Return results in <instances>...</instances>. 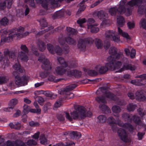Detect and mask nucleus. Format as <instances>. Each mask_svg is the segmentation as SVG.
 Masks as SVG:
<instances>
[{"mask_svg":"<svg viewBox=\"0 0 146 146\" xmlns=\"http://www.w3.org/2000/svg\"><path fill=\"white\" fill-rule=\"evenodd\" d=\"M136 54V51L135 49L132 48L131 50L130 53V57L131 58H133L135 56Z\"/></svg>","mask_w":146,"mask_h":146,"instance_id":"nucleus-58","label":"nucleus"},{"mask_svg":"<svg viewBox=\"0 0 146 146\" xmlns=\"http://www.w3.org/2000/svg\"><path fill=\"white\" fill-rule=\"evenodd\" d=\"M119 34L124 38L127 41L130 40L131 37L126 32H123L119 27L118 28Z\"/></svg>","mask_w":146,"mask_h":146,"instance_id":"nucleus-28","label":"nucleus"},{"mask_svg":"<svg viewBox=\"0 0 146 146\" xmlns=\"http://www.w3.org/2000/svg\"><path fill=\"white\" fill-rule=\"evenodd\" d=\"M45 94L46 96L50 97L51 98H54L56 97V95L54 94L52 92L48 91L46 92Z\"/></svg>","mask_w":146,"mask_h":146,"instance_id":"nucleus-45","label":"nucleus"},{"mask_svg":"<svg viewBox=\"0 0 146 146\" xmlns=\"http://www.w3.org/2000/svg\"><path fill=\"white\" fill-rule=\"evenodd\" d=\"M41 111L40 109H37V110L30 109V107L26 105H25L23 106V111L25 114L27 113L29 111L34 113H40Z\"/></svg>","mask_w":146,"mask_h":146,"instance_id":"nucleus-25","label":"nucleus"},{"mask_svg":"<svg viewBox=\"0 0 146 146\" xmlns=\"http://www.w3.org/2000/svg\"><path fill=\"white\" fill-rule=\"evenodd\" d=\"M116 32L114 31L108 30L106 32L105 36V38L107 40L106 41H104V47L105 49L107 50L108 49L110 46L109 40L112 39L115 42H118L120 41L119 37L115 36Z\"/></svg>","mask_w":146,"mask_h":146,"instance_id":"nucleus-10","label":"nucleus"},{"mask_svg":"<svg viewBox=\"0 0 146 146\" xmlns=\"http://www.w3.org/2000/svg\"><path fill=\"white\" fill-rule=\"evenodd\" d=\"M24 28L20 27L18 28H15L9 31L6 29L0 31L1 33V42H9L13 38L19 39L28 35L29 33L26 32L23 33Z\"/></svg>","mask_w":146,"mask_h":146,"instance_id":"nucleus-5","label":"nucleus"},{"mask_svg":"<svg viewBox=\"0 0 146 146\" xmlns=\"http://www.w3.org/2000/svg\"><path fill=\"white\" fill-rule=\"evenodd\" d=\"M88 74L90 76H93L96 74L97 72L94 70H90L88 71Z\"/></svg>","mask_w":146,"mask_h":146,"instance_id":"nucleus-56","label":"nucleus"},{"mask_svg":"<svg viewBox=\"0 0 146 146\" xmlns=\"http://www.w3.org/2000/svg\"><path fill=\"white\" fill-rule=\"evenodd\" d=\"M112 110L113 113L117 114L116 115H114L115 116L117 117H119V115L117 114L120 112L121 111V109L119 107L116 105L114 106L112 108Z\"/></svg>","mask_w":146,"mask_h":146,"instance_id":"nucleus-32","label":"nucleus"},{"mask_svg":"<svg viewBox=\"0 0 146 146\" xmlns=\"http://www.w3.org/2000/svg\"><path fill=\"white\" fill-rule=\"evenodd\" d=\"M94 42V40L91 38L87 39L84 41L82 39H80L78 44V46L80 50L84 51L86 48V44H91Z\"/></svg>","mask_w":146,"mask_h":146,"instance_id":"nucleus-19","label":"nucleus"},{"mask_svg":"<svg viewBox=\"0 0 146 146\" xmlns=\"http://www.w3.org/2000/svg\"><path fill=\"white\" fill-rule=\"evenodd\" d=\"M40 143L43 145H46L47 143V140L45 136L43 134L40 135Z\"/></svg>","mask_w":146,"mask_h":146,"instance_id":"nucleus-36","label":"nucleus"},{"mask_svg":"<svg viewBox=\"0 0 146 146\" xmlns=\"http://www.w3.org/2000/svg\"><path fill=\"white\" fill-rule=\"evenodd\" d=\"M1 24L3 26H6L9 23L8 19L6 17L2 18L0 21Z\"/></svg>","mask_w":146,"mask_h":146,"instance_id":"nucleus-41","label":"nucleus"},{"mask_svg":"<svg viewBox=\"0 0 146 146\" xmlns=\"http://www.w3.org/2000/svg\"><path fill=\"white\" fill-rule=\"evenodd\" d=\"M67 95L66 98L68 99L72 98L74 96L73 94L70 92H69Z\"/></svg>","mask_w":146,"mask_h":146,"instance_id":"nucleus-64","label":"nucleus"},{"mask_svg":"<svg viewBox=\"0 0 146 146\" xmlns=\"http://www.w3.org/2000/svg\"><path fill=\"white\" fill-rule=\"evenodd\" d=\"M137 106L132 103H129L127 106V110L129 111H133L136 108Z\"/></svg>","mask_w":146,"mask_h":146,"instance_id":"nucleus-37","label":"nucleus"},{"mask_svg":"<svg viewBox=\"0 0 146 146\" xmlns=\"http://www.w3.org/2000/svg\"><path fill=\"white\" fill-rule=\"evenodd\" d=\"M47 48L48 50L52 54H54L56 52L58 55H61L62 54V50L58 46L56 47V49L54 48L53 46L50 44H48Z\"/></svg>","mask_w":146,"mask_h":146,"instance_id":"nucleus-21","label":"nucleus"},{"mask_svg":"<svg viewBox=\"0 0 146 146\" xmlns=\"http://www.w3.org/2000/svg\"><path fill=\"white\" fill-rule=\"evenodd\" d=\"M6 2L5 1H3V2L0 3V10L3 9L6 7Z\"/></svg>","mask_w":146,"mask_h":146,"instance_id":"nucleus-53","label":"nucleus"},{"mask_svg":"<svg viewBox=\"0 0 146 146\" xmlns=\"http://www.w3.org/2000/svg\"><path fill=\"white\" fill-rule=\"evenodd\" d=\"M110 63L108 61H107V62L105 63L104 66H100V65H98L96 66L95 67V69L97 71L100 73H104L106 72L108 69L111 70H114L116 69H118L119 68L120 66H119L117 67H116L117 66V65L113 63V67H110L107 65V64Z\"/></svg>","mask_w":146,"mask_h":146,"instance_id":"nucleus-15","label":"nucleus"},{"mask_svg":"<svg viewBox=\"0 0 146 146\" xmlns=\"http://www.w3.org/2000/svg\"><path fill=\"white\" fill-rule=\"evenodd\" d=\"M17 103L18 100L17 99H13L10 101L9 104V106L13 107V108H14V106L16 105Z\"/></svg>","mask_w":146,"mask_h":146,"instance_id":"nucleus-40","label":"nucleus"},{"mask_svg":"<svg viewBox=\"0 0 146 146\" xmlns=\"http://www.w3.org/2000/svg\"><path fill=\"white\" fill-rule=\"evenodd\" d=\"M127 96L130 99H133L135 98V95L133 91L129 92L127 94Z\"/></svg>","mask_w":146,"mask_h":146,"instance_id":"nucleus-44","label":"nucleus"},{"mask_svg":"<svg viewBox=\"0 0 146 146\" xmlns=\"http://www.w3.org/2000/svg\"><path fill=\"white\" fill-rule=\"evenodd\" d=\"M6 146H26L25 144L22 141H8L7 142Z\"/></svg>","mask_w":146,"mask_h":146,"instance_id":"nucleus-26","label":"nucleus"},{"mask_svg":"<svg viewBox=\"0 0 146 146\" xmlns=\"http://www.w3.org/2000/svg\"><path fill=\"white\" fill-rule=\"evenodd\" d=\"M79 5L80 7L78 11L77 12V14L79 13L82 11H84L86 8L85 5L83 3H82L81 6H80V4H79Z\"/></svg>","mask_w":146,"mask_h":146,"instance_id":"nucleus-47","label":"nucleus"},{"mask_svg":"<svg viewBox=\"0 0 146 146\" xmlns=\"http://www.w3.org/2000/svg\"><path fill=\"white\" fill-rule=\"evenodd\" d=\"M13 0H5L6 2H7L8 5L7 7L8 9L10 8L11 6V5Z\"/></svg>","mask_w":146,"mask_h":146,"instance_id":"nucleus-61","label":"nucleus"},{"mask_svg":"<svg viewBox=\"0 0 146 146\" xmlns=\"http://www.w3.org/2000/svg\"><path fill=\"white\" fill-rule=\"evenodd\" d=\"M6 82V80L5 76L0 77V84L5 83Z\"/></svg>","mask_w":146,"mask_h":146,"instance_id":"nucleus-55","label":"nucleus"},{"mask_svg":"<svg viewBox=\"0 0 146 146\" xmlns=\"http://www.w3.org/2000/svg\"><path fill=\"white\" fill-rule=\"evenodd\" d=\"M98 121L100 123H103L106 119V117L103 115H100L98 117Z\"/></svg>","mask_w":146,"mask_h":146,"instance_id":"nucleus-38","label":"nucleus"},{"mask_svg":"<svg viewBox=\"0 0 146 146\" xmlns=\"http://www.w3.org/2000/svg\"><path fill=\"white\" fill-rule=\"evenodd\" d=\"M29 125L31 126L37 127L39 125V124L37 122H35L33 121H31L29 123Z\"/></svg>","mask_w":146,"mask_h":146,"instance_id":"nucleus-50","label":"nucleus"},{"mask_svg":"<svg viewBox=\"0 0 146 146\" xmlns=\"http://www.w3.org/2000/svg\"><path fill=\"white\" fill-rule=\"evenodd\" d=\"M70 136L72 138L77 139L80 138L81 136V134L77 131H72L70 133Z\"/></svg>","mask_w":146,"mask_h":146,"instance_id":"nucleus-31","label":"nucleus"},{"mask_svg":"<svg viewBox=\"0 0 146 146\" xmlns=\"http://www.w3.org/2000/svg\"><path fill=\"white\" fill-rule=\"evenodd\" d=\"M117 49L114 47H111L109 50L110 55L107 58L106 61L110 62L107 65L110 67H113V63L117 65L116 67L118 66L120 67L121 62H124L125 59L127 60L124 57L122 52H119L117 53Z\"/></svg>","mask_w":146,"mask_h":146,"instance_id":"nucleus-6","label":"nucleus"},{"mask_svg":"<svg viewBox=\"0 0 146 146\" xmlns=\"http://www.w3.org/2000/svg\"><path fill=\"white\" fill-rule=\"evenodd\" d=\"M77 31L74 29L68 27H67L66 29V35L68 36L67 37H65L64 40V37H59L58 39V42L60 45H63L65 43V42L68 44L71 45H75L76 44V41L72 38L69 36H71L73 35L77 34Z\"/></svg>","mask_w":146,"mask_h":146,"instance_id":"nucleus-8","label":"nucleus"},{"mask_svg":"<svg viewBox=\"0 0 146 146\" xmlns=\"http://www.w3.org/2000/svg\"><path fill=\"white\" fill-rule=\"evenodd\" d=\"M40 23L42 27H45L47 26V24L45 20L43 19L42 21L41 20L40 21Z\"/></svg>","mask_w":146,"mask_h":146,"instance_id":"nucleus-49","label":"nucleus"},{"mask_svg":"<svg viewBox=\"0 0 146 146\" xmlns=\"http://www.w3.org/2000/svg\"><path fill=\"white\" fill-rule=\"evenodd\" d=\"M9 125L11 128H13L17 130H19L21 128L23 127V125L21 124L20 123L17 122L14 123H11Z\"/></svg>","mask_w":146,"mask_h":146,"instance_id":"nucleus-27","label":"nucleus"},{"mask_svg":"<svg viewBox=\"0 0 146 146\" xmlns=\"http://www.w3.org/2000/svg\"><path fill=\"white\" fill-rule=\"evenodd\" d=\"M38 60L42 63L41 66L42 69L45 70L49 71L51 69L48 60L46 58L44 55L40 56L38 58Z\"/></svg>","mask_w":146,"mask_h":146,"instance_id":"nucleus-18","label":"nucleus"},{"mask_svg":"<svg viewBox=\"0 0 146 146\" xmlns=\"http://www.w3.org/2000/svg\"><path fill=\"white\" fill-rule=\"evenodd\" d=\"M25 2L26 3H27L29 5L32 7H34L35 6L34 0H28V1L25 0Z\"/></svg>","mask_w":146,"mask_h":146,"instance_id":"nucleus-52","label":"nucleus"},{"mask_svg":"<svg viewBox=\"0 0 146 146\" xmlns=\"http://www.w3.org/2000/svg\"><path fill=\"white\" fill-rule=\"evenodd\" d=\"M140 78V79L132 80L131 81V83L133 85L141 86L146 84V74L140 75L136 77Z\"/></svg>","mask_w":146,"mask_h":146,"instance_id":"nucleus-17","label":"nucleus"},{"mask_svg":"<svg viewBox=\"0 0 146 146\" xmlns=\"http://www.w3.org/2000/svg\"><path fill=\"white\" fill-rule=\"evenodd\" d=\"M13 75L15 76V82L16 84L20 86H24L27 84V81L29 77L27 76H23L21 78L17 72L14 71L13 73Z\"/></svg>","mask_w":146,"mask_h":146,"instance_id":"nucleus-14","label":"nucleus"},{"mask_svg":"<svg viewBox=\"0 0 146 146\" xmlns=\"http://www.w3.org/2000/svg\"><path fill=\"white\" fill-rule=\"evenodd\" d=\"M127 25L128 28L129 29H131L135 27V23L133 21H128L127 23Z\"/></svg>","mask_w":146,"mask_h":146,"instance_id":"nucleus-43","label":"nucleus"},{"mask_svg":"<svg viewBox=\"0 0 146 146\" xmlns=\"http://www.w3.org/2000/svg\"><path fill=\"white\" fill-rule=\"evenodd\" d=\"M62 101L61 100L56 101L54 104L55 108H58L61 105Z\"/></svg>","mask_w":146,"mask_h":146,"instance_id":"nucleus-51","label":"nucleus"},{"mask_svg":"<svg viewBox=\"0 0 146 146\" xmlns=\"http://www.w3.org/2000/svg\"><path fill=\"white\" fill-rule=\"evenodd\" d=\"M117 133L120 139L125 142H129L130 139L128 138L127 134L125 130L121 128H120L117 130Z\"/></svg>","mask_w":146,"mask_h":146,"instance_id":"nucleus-20","label":"nucleus"},{"mask_svg":"<svg viewBox=\"0 0 146 146\" xmlns=\"http://www.w3.org/2000/svg\"><path fill=\"white\" fill-rule=\"evenodd\" d=\"M107 122L111 127V128L113 132H115L117 129V125L125 129L128 130L131 133L135 129V126H133L129 123H123L121 120L117 119L115 120L112 117H109L107 119Z\"/></svg>","mask_w":146,"mask_h":146,"instance_id":"nucleus-7","label":"nucleus"},{"mask_svg":"<svg viewBox=\"0 0 146 146\" xmlns=\"http://www.w3.org/2000/svg\"><path fill=\"white\" fill-rule=\"evenodd\" d=\"M140 26L146 29V20L144 19H141L139 23Z\"/></svg>","mask_w":146,"mask_h":146,"instance_id":"nucleus-42","label":"nucleus"},{"mask_svg":"<svg viewBox=\"0 0 146 146\" xmlns=\"http://www.w3.org/2000/svg\"><path fill=\"white\" fill-rule=\"evenodd\" d=\"M39 134V132H37L36 133H35V134L33 136V138L35 139H37L38 138Z\"/></svg>","mask_w":146,"mask_h":146,"instance_id":"nucleus-62","label":"nucleus"},{"mask_svg":"<svg viewBox=\"0 0 146 146\" xmlns=\"http://www.w3.org/2000/svg\"><path fill=\"white\" fill-rule=\"evenodd\" d=\"M21 49L24 52L22 51L20 52L18 54L17 57L16 56V53L12 51H9L7 49L5 50L4 51V56H3L2 53L0 52V63L2 66L5 68L7 67L9 65V61L8 60V57L10 58L13 59L15 61H18V58L21 59L23 61H27L28 60V58L26 53L28 52V49L26 46L24 45H21Z\"/></svg>","mask_w":146,"mask_h":146,"instance_id":"nucleus-2","label":"nucleus"},{"mask_svg":"<svg viewBox=\"0 0 146 146\" xmlns=\"http://www.w3.org/2000/svg\"><path fill=\"white\" fill-rule=\"evenodd\" d=\"M67 76L72 77L74 76L76 77H80L81 75V71L77 70H67Z\"/></svg>","mask_w":146,"mask_h":146,"instance_id":"nucleus-24","label":"nucleus"},{"mask_svg":"<svg viewBox=\"0 0 146 146\" xmlns=\"http://www.w3.org/2000/svg\"><path fill=\"white\" fill-rule=\"evenodd\" d=\"M59 63L61 65H63L64 67L58 66L55 69V72L57 75H61L64 74L66 72L65 68L68 66L67 63L66 62L64 58L59 57L57 58Z\"/></svg>","mask_w":146,"mask_h":146,"instance_id":"nucleus-13","label":"nucleus"},{"mask_svg":"<svg viewBox=\"0 0 146 146\" xmlns=\"http://www.w3.org/2000/svg\"><path fill=\"white\" fill-rule=\"evenodd\" d=\"M74 110L70 114L67 112H62L57 115V119L60 121H63L65 117L66 119L70 121L73 119H77L79 118H83L86 116L90 117L92 113L87 110L85 108L79 106H74Z\"/></svg>","mask_w":146,"mask_h":146,"instance_id":"nucleus-3","label":"nucleus"},{"mask_svg":"<svg viewBox=\"0 0 146 146\" xmlns=\"http://www.w3.org/2000/svg\"><path fill=\"white\" fill-rule=\"evenodd\" d=\"M77 86L75 84H71L67 86L64 90V93L68 92L71 91L75 88Z\"/></svg>","mask_w":146,"mask_h":146,"instance_id":"nucleus-33","label":"nucleus"},{"mask_svg":"<svg viewBox=\"0 0 146 146\" xmlns=\"http://www.w3.org/2000/svg\"><path fill=\"white\" fill-rule=\"evenodd\" d=\"M135 99L139 101H146V96L142 90H138L135 93Z\"/></svg>","mask_w":146,"mask_h":146,"instance_id":"nucleus-23","label":"nucleus"},{"mask_svg":"<svg viewBox=\"0 0 146 146\" xmlns=\"http://www.w3.org/2000/svg\"><path fill=\"white\" fill-rule=\"evenodd\" d=\"M13 68L20 73L23 72V69L20 66L19 63L18 62L15 63L13 66Z\"/></svg>","mask_w":146,"mask_h":146,"instance_id":"nucleus-34","label":"nucleus"},{"mask_svg":"<svg viewBox=\"0 0 146 146\" xmlns=\"http://www.w3.org/2000/svg\"><path fill=\"white\" fill-rule=\"evenodd\" d=\"M44 102L43 98L41 97H39L38 100V103L40 105H42V103Z\"/></svg>","mask_w":146,"mask_h":146,"instance_id":"nucleus-60","label":"nucleus"},{"mask_svg":"<svg viewBox=\"0 0 146 146\" xmlns=\"http://www.w3.org/2000/svg\"><path fill=\"white\" fill-rule=\"evenodd\" d=\"M117 22L119 27H122L125 23L124 18L121 16H118L117 19Z\"/></svg>","mask_w":146,"mask_h":146,"instance_id":"nucleus-30","label":"nucleus"},{"mask_svg":"<svg viewBox=\"0 0 146 146\" xmlns=\"http://www.w3.org/2000/svg\"><path fill=\"white\" fill-rule=\"evenodd\" d=\"M73 145H75L74 143L72 142H66L65 144H64L62 142H60L56 144V146H68Z\"/></svg>","mask_w":146,"mask_h":146,"instance_id":"nucleus-39","label":"nucleus"},{"mask_svg":"<svg viewBox=\"0 0 146 146\" xmlns=\"http://www.w3.org/2000/svg\"><path fill=\"white\" fill-rule=\"evenodd\" d=\"M122 117L125 121L130 122L132 121L133 119L134 122L135 123L139 125L141 127L143 128L144 129H146V125L141 122L139 117L135 115L132 116V115H129L125 113L122 115Z\"/></svg>","mask_w":146,"mask_h":146,"instance_id":"nucleus-12","label":"nucleus"},{"mask_svg":"<svg viewBox=\"0 0 146 146\" xmlns=\"http://www.w3.org/2000/svg\"><path fill=\"white\" fill-rule=\"evenodd\" d=\"M127 60L125 59L124 62H121V65L118 70L117 72H121L124 70H129L131 71H133L135 70L136 67L134 65L129 64L127 63L128 60L127 58H125Z\"/></svg>","mask_w":146,"mask_h":146,"instance_id":"nucleus-16","label":"nucleus"},{"mask_svg":"<svg viewBox=\"0 0 146 146\" xmlns=\"http://www.w3.org/2000/svg\"><path fill=\"white\" fill-rule=\"evenodd\" d=\"M27 144L29 145H35L37 144V142L33 139H29L28 141Z\"/></svg>","mask_w":146,"mask_h":146,"instance_id":"nucleus-48","label":"nucleus"},{"mask_svg":"<svg viewBox=\"0 0 146 146\" xmlns=\"http://www.w3.org/2000/svg\"><path fill=\"white\" fill-rule=\"evenodd\" d=\"M73 0H35L36 2L41 4L42 6L44 8H47L49 3H50L53 7H59V3H60L63 1L69 3Z\"/></svg>","mask_w":146,"mask_h":146,"instance_id":"nucleus-11","label":"nucleus"},{"mask_svg":"<svg viewBox=\"0 0 146 146\" xmlns=\"http://www.w3.org/2000/svg\"><path fill=\"white\" fill-rule=\"evenodd\" d=\"M144 134L145 133L144 132H138L137 134L138 139L139 140L141 139Z\"/></svg>","mask_w":146,"mask_h":146,"instance_id":"nucleus-59","label":"nucleus"},{"mask_svg":"<svg viewBox=\"0 0 146 146\" xmlns=\"http://www.w3.org/2000/svg\"><path fill=\"white\" fill-rule=\"evenodd\" d=\"M55 79V77L52 75L49 76L48 80L50 81H54Z\"/></svg>","mask_w":146,"mask_h":146,"instance_id":"nucleus-63","label":"nucleus"},{"mask_svg":"<svg viewBox=\"0 0 146 146\" xmlns=\"http://www.w3.org/2000/svg\"><path fill=\"white\" fill-rule=\"evenodd\" d=\"M100 91L103 93H104L105 96L104 97L103 96H98L95 98L96 100L99 103L104 104L102 105H100L99 106L100 109L102 111L105 113L110 112V108L106 106L104 104L106 102V100L109 99L110 100H113L115 101L116 104L120 106H123L126 104V102L123 100H119V98L110 93L108 90H106L104 87H101L99 88L97 91V92Z\"/></svg>","mask_w":146,"mask_h":146,"instance_id":"nucleus-4","label":"nucleus"},{"mask_svg":"<svg viewBox=\"0 0 146 146\" xmlns=\"http://www.w3.org/2000/svg\"><path fill=\"white\" fill-rule=\"evenodd\" d=\"M97 16L98 18L102 21L100 25L101 27L103 26H106L109 22V21L106 19V15L102 11H100L98 12L97 14Z\"/></svg>","mask_w":146,"mask_h":146,"instance_id":"nucleus-22","label":"nucleus"},{"mask_svg":"<svg viewBox=\"0 0 146 146\" xmlns=\"http://www.w3.org/2000/svg\"><path fill=\"white\" fill-rule=\"evenodd\" d=\"M137 112L139 114L141 117L145 115L146 113V112L141 108H139L137 110Z\"/></svg>","mask_w":146,"mask_h":146,"instance_id":"nucleus-46","label":"nucleus"},{"mask_svg":"<svg viewBox=\"0 0 146 146\" xmlns=\"http://www.w3.org/2000/svg\"><path fill=\"white\" fill-rule=\"evenodd\" d=\"M86 22L87 26V30H90L91 33H97L99 30L98 27H96L98 24L95 23V21L93 18L88 19L86 21L85 18L80 19L77 21V22L80 27H83V24Z\"/></svg>","mask_w":146,"mask_h":146,"instance_id":"nucleus-9","label":"nucleus"},{"mask_svg":"<svg viewBox=\"0 0 146 146\" xmlns=\"http://www.w3.org/2000/svg\"><path fill=\"white\" fill-rule=\"evenodd\" d=\"M95 42L98 48L100 49L102 47V42L100 39L98 38L96 39Z\"/></svg>","mask_w":146,"mask_h":146,"instance_id":"nucleus-35","label":"nucleus"},{"mask_svg":"<svg viewBox=\"0 0 146 146\" xmlns=\"http://www.w3.org/2000/svg\"><path fill=\"white\" fill-rule=\"evenodd\" d=\"M126 1V0H121L119 3L118 8L115 6L109 9V14L111 16H115L117 14H123L125 13V15L128 16L131 15V10L129 8H127L126 9V7L137 6L143 3L146 5L145 0H131L125 5Z\"/></svg>","mask_w":146,"mask_h":146,"instance_id":"nucleus-1","label":"nucleus"},{"mask_svg":"<svg viewBox=\"0 0 146 146\" xmlns=\"http://www.w3.org/2000/svg\"><path fill=\"white\" fill-rule=\"evenodd\" d=\"M37 46L39 50L41 51H43L46 48L45 43L40 40H39L37 42Z\"/></svg>","mask_w":146,"mask_h":146,"instance_id":"nucleus-29","label":"nucleus"},{"mask_svg":"<svg viewBox=\"0 0 146 146\" xmlns=\"http://www.w3.org/2000/svg\"><path fill=\"white\" fill-rule=\"evenodd\" d=\"M13 109V107L9 106V107L4 108L3 110L6 112H9L12 111Z\"/></svg>","mask_w":146,"mask_h":146,"instance_id":"nucleus-54","label":"nucleus"},{"mask_svg":"<svg viewBox=\"0 0 146 146\" xmlns=\"http://www.w3.org/2000/svg\"><path fill=\"white\" fill-rule=\"evenodd\" d=\"M31 50L34 54H35L36 55H38V52L37 49L35 48V47L32 46Z\"/></svg>","mask_w":146,"mask_h":146,"instance_id":"nucleus-57","label":"nucleus"}]
</instances>
